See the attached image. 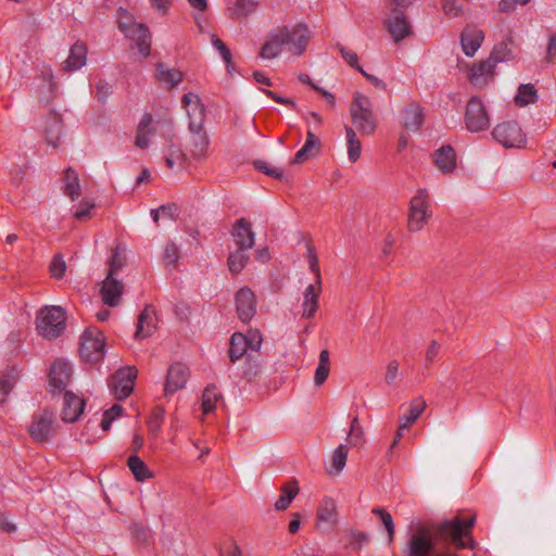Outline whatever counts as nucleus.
Returning a JSON list of instances; mask_svg holds the SVG:
<instances>
[{"label":"nucleus","mask_w":556,"mask_h":556,"mask_svg":"<svg viewBox=\"0 0 556 556\" xmlns=\"http://www.w3.org/2000/svg\"><path fill=\"white\" fill-rule=\"evenodd\" d=\"M473 525L475 516H456L437 526L417 525L407 541V556H457V549H473Z\"/></svg>","instance_id":"1"},{"label":"nucleus","mask_w":556,"mask_h":556,"mask_svg":"<svg viewBox=\"0 0 556 556\" xmlns=\"http://www.w3.org/2000/svg\"><path fill=\"white\" fill-rule=\"evenodd\" d=\"M155 132H160L167 142L172 143L173 138L175 137L174 123L172 118L153 122L150 114H144L137 127L135 144L140 149L148 148L150 144V136ZM185 160L186 154L179 148H175L174 144H169L165 154L167 167L174 168L175 165H182Z\"/></svg>","instance_id":"2"},{"label":"nucleus","mask_w":556,"mask_h":556,"mask_svg":"<svg viewBox=\"0 0 556 556\" xmlns=\"http://www.w3.org/2000/svg\"><path fill=\"white\" fill-rule=\"evenodd\" d=\"M432 217L431 198L426 189H418L409 201L407 213V229L418 232Z\"/></svg>","instance_id":"3"},{"label":"nucleus","mask_w":556,"mask_h":556,"mask_svg":"<svg viewBox=\"0 0 556 556\" xmlns=\"http://www.w3.org/2000/svg\"><path fill=\"white\" fill-rule=\"evenodd\" d=\"M65 312L60 306H46L41 308L36 318L38 333L45 339H55L64 331Z\"/></svg>","instance_id":"4"},{"label":"nucleus","mask_w":556,"mask_h":556,"mask_svg":"<svg viewBox=\"0 0 556 556\" xmlns=\"http://www.w3.org/2000/svg\"><path fill=\"white\" fill-rule=\"evenodd\" d=\"M350 112L354 126L362 135L369 136L375 132L377 118L372 113L371 102L368 97L356 93Z\"/></svg>","instance_id":"5"},{"label":"nucleus","mask_w":556,"mask_h":556,"mask_svg":"<svg viewBox=\"0 0 556 556\" xmlns=\"http://www.w3.org/2000/svg\"><path fill=\"white\" fill-rule=\"evenodd\" d=\"M308 263L311 270L315 274V281L308 285L303 292V313L304 318H312L318 309L319 295L321 293V276L316 254L308 249Z\"/></svg>","instance_id":"6"},{"label":"nucleus","mask_w":556,"mask_h":556,"mask_svg":"<svg viewBox=\"0 0 556 556\" xmlns=\"http://www.w3.org/2000/svg\"><path fill=\"white\" fill-rule=\"evenodd\" d=\"M118 27L130 39L135 40L143 56L150 53V34L146 25L136 23L126 10L118 11Z\"/></svg>","instance_id":"7"},{"label":"nucleus","mask_w":556,"mask_h":556,"mask_svg":"<svg viewBox=\"0 0 556 556\" xmlns=\"http://www.w3.org/2000/svg\"><path fill=\"white\" fill-rule=\"evenodd\" d=\"M104 336L98 328H88L80 337L79 353L84 361L97 363L104 355Z\"/></svg>","instance_id":"8"},{"label":"nucleus","mask_w":556,"mask_h":556,"mask_svg":"<svg viewBox=\"0 0 556 556\" xmlns=\"http://www.w3.org/2000/svg\"><path fill=\"white\" fill-rule=\"evenodd\" d=\"M464 119L466 128L471 132H479L489 128L490 116L484 103L479 97L469 99Z\"/></svg>","instance_id":"9"},{"label":"nucleus","mask_w":556,"mask_h":556,"mask_svg":"<svg viewBox=\"0 0 556 556\" xmlns=\"http://www.w3.org/2000/svg\"><path fill=\"white\" fill-rule=\"evenodd\" d=\"M493 138L506 148H523L526 135L516 122L497 124L492 131Z\"/></svg>","instance_id":"10"},{"label":"nucleus","mask_w":556,"mask_h":556,"mask_svg":"<svg viewBox=\"0 0 556 556\" xmlns=\"http://www.w3.org/2000/svg\"><path fill=\"white\" fill-rule=\"evenodd\" d=\"M282 34L287 35L286 47L293 55H301L306 50L311 40V30L304 24H298L291 28L280 27Z\"/></svg>","instance_id":"11"},{"label":"nucleus","mask_w":556,"mask_h":556,"mask_svg":"<svg viewBox=\"0 0 556 556\" xmlns=\"http://www.w3.org/2000/svg\"><path fill=\"white\" fill-rule=\"evenodd\" d=\"M137 370L135 367H126L117 370L110 380V388L117 400L129 396L134 390Z\"/></svg>","instance_id":"12"},{"label":"nucleus","mask_w":556,"mask_h":556,"mask_svg":"<svg viewBox=\"0 0 556 556\" xmlns=\"http://www.w3.org/2000/svg\"><path fill=\"white\" fill-rule=\"evenodd\" d=\"M338 508L336 501L324 497L317 507L316 527L323 533H330L338 525Z\"/></svg>","instance_id":"13"},{"label":"nucleus","mask_w":556,"mask_h":556,"mask_svg":"<svg viewBox=\"0 0 556 556\" xmlns=\"http://www.w3.org/2000/svg\"><path fill=\"white\" fill-rule=\"evenodd\" d=\"M426 407V402L420 397H417L409 403L407 413H405L403 416L399 418V427L395 432L394 439L391 443V450L399 444L403 437V432L409 429L417 421V419L425 412Z\"/></svg>","instance_id":"14"},{"label":"nucleus","mask_w":556,"mask_h":556,"mask_svg":"<svg viewBox=\"0 0 556 556\" xmlns=\"http://www.w3.org/2000/svg\"><path fill=\"white\" fill-rule=\"evenodd\" d=\"M54 416L50 410H43L34 415L29 426V434L37 442L47 441L53 433Z\"/></svg>","instance_id":"15"},{"label":"nucleus","mask_w":556,"mask_h":556,"mask_svg":"<svg viewBox=\"0 0 556 556\" xmlns=\"http://www.w3.org/2000/svg\"><path fill=\"white\" fill-rule=\"evenodd\" d=\"M235 303L238 317L241 321H250L256 313V299L254 292L248 287L237 291Z\"/></svg>","instance_id":"16"},{"label":"nucleus","mask_w":556,"mask_h":556,"mask_svg":"<svg viewBox=\"0 0 556 556\" xmlns=\"http://www.w3.org/2000/svg\"><path fill=\"white\" fill-rule=\"evenodd\" d=\"M182 108L189 117V129H195L203 126L205 110L198 94L189 92L181 99Z\"/></svg>","instance_id":"17"},{"label":"nucleus","mask_w":556,"mask_h":556,"mask_svg":"<svg viewBox=\"0 0 556 556\" xmlns=\"http://www.w3.org/2000/svg\"><path fill=\"white\" fill-rule=\"evenodd\" d=\"M190 138L188 140V150L192 159L203 161L208 156L210 138L203 126L195 129H189Z\"/></svg>","instance_id":"18"},{"label":"nucleus","mask_w":556,"mask_h":556,"mask_svg":"<svg viewBox=\"0 0 556 556\" xmlns=\"http://www.w3.org/2000/svg\"><path fill=\"white\" fill-rule=\"evenodd\" d=\"M189 379V369L185 364L175 363L167 371L166 381L164 386V394L170 395L185 388Z\"/></svg>","instance_id":"19"},{"label":"nucleus","mask_w":556,"mask_h":556,"mask_svg":"<svg viewBox=\"0 0 556 556\" xmlns=\"http://www.w3.org/2000/svg\"><path fill=\"white\" fill-rule=\"evenodd\" d=\"M72 376V367L67 362L56 361L50 368L49 387L52 392H61L67 387Z\"/></svg>","instance_id":"20"},{"label":"nucleus","mask_w":556,"mask_h":556,"mask_svg":"<svg viewBox=\"0 0 556 556\" xmlns=\"http://www.w3.org/2000/svg\"><path fill=\"white\" fill-rule=\"evenodd\" d=\"M85 400L73 392L66 391L63 396L61 419L65 422H75L85 409Z\"/></svg>","instance_id":"21"},{"label":"nucleus","mask_w":556,"mask_h":556,"mask_svg":"<svg viewBox=\"0 0 556 556\" xmlns=\"http://www.w3.org/2000/svg\"><path fill=\"white\" fill-rule=\"evenodd\" d=\"M286 36L281 33L280 27L271 30L261 48L260 56L268 60L277 58L286 47Z\"/></svg>","instance_id":"22"},{"label":"nucleus","mask_w":556,"mask_h":556,"mask_svg":"<svg viewBox=\"0 0 556 556\" xmlns=\"http://www.w3.org/2000/svg\"><path fill=\"white\" fill-rule=\"evenodd\" d=\"M484 39L483 31L475 25H467L460 37L462 48L467 56H473Z\"/></svg>","instance_id":"23"},{"label":"nucleus","mask_w":556,"mask_h":556,"mask_svg":"<svg viewBox=\"0 0 556 556\" xmlns=\"http://www.w3.org/2000/svg\"><path fill=\"white\" fill-rule=\"evenodd\" d=\"M154 77L159 85L167 90H172L182 81L184 75L178 68L159 63L155 67Z\"/></svg>","instance_id":"24"},{"label":"nucleus","mask_w":556,"mask_h":556,"mask_svg":"<svg viewBox=\"0 0 556 556\" xmlns=\"http://www.w3.org/2000/svg\"><path fill=\"white\" fill-rule=\"evenodd\" d=\"M231 236L237 248L250 250L254 245V233L251 224L245 218L236 220Z\"/></svg>","instance_id":"25"},{"label":"nucleus","mask_w":556,"mask_h":556,"mask_svg":"<svg viewBox=\"0 0 556 556\" xmlns=\"http://www.w3.org/2000/svg\"><path fill=\"white\" fill-rule=\"evenodd\" d=\"M387 27L394 41L405 38L410 29L404 13L399 9L392 10L387 20Z\"/></svg>","instance_id":"26"},{"label":"nucleus","mask_w":556,"mask_h":556,"mask_svg":"<svg viewBox=\"0 0 556 556\" xmlns=\"http://www.w3.org/2000/svg\"><path fill=\"white\" fill-rule=\"evenodd\" d=\"M156 329V314L152 306H147L138 316L135 338L138 340L150 337Z\"/></svg>","instance_id":"27"},{"label":"nucleus","mask_w":556,"mask_h":556,"mask_svg":"<svg viewBox=\"0 0 556 556\" xmlns=\"http://www.w3.org/2000/svg\"><path fill=\"white\" fill-rule=\"evenodd\" d=\"M494 67L491 59L473 64L468 75L470 83L479 87L486 85L494 75Z\"/></svg>","instance_id":"28"},{"label":"nucleus","mask_w":556,"mask_h":556,"mask_svg":"<svg viewBox=\"0 0 556 556\" xmlns=\"http://www.w3.org/2000/svg\"><path fill=\"white\" fill-rule=\"evenodd\" d=\"M123 288L121 281L115 279L114 276L108 275L101 287L102 301L109 306L117 305Z\"/></svg>","instance_id":"29"},{"label":"nucleus","mask_w":556,"mask_h":556,"mask_svg":"<svg viewBox=\"0 0 556 556\" xmlns=\"http://www.w3.org/2000/svg\"><path fill=\"white\" fill-rule=\"evenodd\" d=\"M87 60V46L81 42H75L70 51V55L62 65V70L65 72H74L81 68L86 64Z\"/></svg>","instance_id":"30"},{"label":"nucleus","mask_w":556,"mask_h":556,"mask_svg":"<svg viewBox=\"0 0 556 556\" xmlns=\"http://www.w3.org/2000/svg\"><path fill=\"white\" fill-rule=\"evenodd\" d=\"M433 161L442 173L450 174L456 167V153L450 146L441 147L434 152Z\"/></svg>","instance_id":"31"},{"label":"nucleus","mask_w":556,"mask_h":556,"mask_svg":"<svg viewBox=\"0 0 556 556\" xmlns=\"http://www.w3.org/2000/svg\"><path fill=\"white\" fill-rule=\"evenodd\" d=\"M424 123V112L418 103L407 104L403 111V124L408 130L416 131Z\"/></svg>","instance_id":"32"},{"label":"nucleus","mask_w":556,"mask_h":556,"mask_svg":"<svg viewBox=\"0 0 556 556\" xmlns=\"http://www.w3.org/2000/svg\"><path fill=\"white\" fill-rule=\"evenodd\" d=\"M319 139L312 132L307 131L304 146L295 153L293 163H304L319 152Z\"/></svg>","instance_id":"33"},{"label":"nucleus","mask_w":556,"mask_h":556,"mask_svg":"<svg viewBox=\"0 0 556 556\" xmlns=\"http://www.w3.org/2000/svg\"><path fill=\"white\" fill-rule=\"evenodd\" d=\"M281 494L275 503L277 510H286L293 498L299 494L300 488L296 480H290L281 486Z\"/></svg>","instance_id":"34"},{"label":"nucleus","mask_w":556,"mask_h":556,"mask_svg":"<svg viewBox=\"0 0 556 556\" xmlns=\"http://www.w3.org/2000/svg\"><path fill=\"white\" fill-rule=\"evenodd\" d=\"M127 465L137 481L143 482L153 478V472L149 469L148 465L137 455L129 456Z\"/></svg>","instance_id":"35"},{"label":"nucleus","mask_w":556,"mask_h":556,"mask_svg":"<svg viewBox=\"0 0 556 556\" xmlns=\"http://www.w3.org/2000/svg\"><path fill=\"white\" fill-rule=\"evenodd\" d=\"M45 132L47 143L53 148H58L62 132V121L60 116L52 115L49 117Z\"/></svg>","instance_id":"36"},{"label":"nucleus","mask_w":556,"mask_h":556,"mask_svg":"<svg viewBox=\"0 0 556 556\" xmlns=\"http://www.w3.org/2000/svg\"><path fill=\"white\" fill-rule=\"evenodd\" d=\"M346 152L351 163H356L361 159L362 143L355 130L349 126L345 127Z\"/></svg>","instance_id":"37"},{"label":"nucleus","mask_w":556,"mask_h":556,"mask_svg":"<svg viewBox=\"0 0 556 556\" xmlns=\"http://www.w3.org/2000/svg\"><path fill=\"white\" fill-rule=\"evenodd\" d=\"M330 372V353L328 350H323L319 353L318 365L314 375V382L316 386H321L327 380Z\"/></svg>","instance_id":"38"},{"label":"nucleus","mask_w":556,"mask_h":556,"mask_svg":"<svg viewBox=\"0 0 556 556\" xmlns=\"http://www.w3.org/2000/svg\"><path fill=\"white\" fill-rule=\"evenodd\" d=\"M248 340L242 333H233L230 340L229 357L232 363L240 359L248 351Z\"/></svg>","instance_id":"39"},{"label":"nucleus","mask_w":556,"mask_h":556,"mask_svg":"<svg viewBox=\"0 0 556 556\" xmlns=\"http://www.w3.org/2000/svg\"><path fill=\"white\" fill-rule=\"evenodd\" d=\"M64 181V193L72 200H75L80 195V185L78 175L72 168H67L63 175Z\"/></svg>","instance_id":"40"},{"label":"nucleus","mask_w":556,"mask_h":556,"mask_svg":"<svg viewBox=\"0 0 556 556\" xmlns=\"http://www.w3.org/2000/svg\"><path fill=\"white\" fill-rule=\"evenodd\" d=\"M257 2L255 0H237L230 9V16L233 20L242 18L255 11Z\"/></svg>","instance_id":"41"},{"label":"nucleus","mask_w":556,"mask_h":556,"mask_svg":"<svg viewBox=\"0 0 556 556\" xmlns=\"http://www.w3.org/2000/svg\"><path fill=\"white\" fill-rule=\"evenodd\" d=\"M222 395L215 387L205 388L202 395V410L204 414L212 413L219 402Z\"/></svg>","instance_id":"42"},{"label":"nucleus","mask_w":556,"mask_h":556,"mask_svg":"<svg viewBox=\"0 0 556 556\" xmlns=\"http://www.w3.org/2000/svg\"><path fill=\"white\" fill-rule=\"evenodd\" d=\"M536 98V89L534 86L531 84H526L518 88V92L515 97V103L518 106H526L535 102Z\"/></svg>","instance_id":"43"},{"label":"nucleus","mask_w":556,"mask_h":556,"mask_svg":"<svg viewBox=\"0 0 556 556\" xmlns=\"http://www.w3.org/2000/svg\"><path fill=\"white\" fill-rule=\"evenodd\" d=\"M164 417H165L164 407L155 406L152 409V412L147 420L149 432L152 435L156 437L160 433L162 425L164 422Z\"/></svg>","instance_id":"44"},{"label":"nucleus","mask_w":556,"mask_h":556,"mask_svg":"<svg viewBox=\"0 0 556 556\" xmlns=\"http://www.w3.org/2000/svg\"><path fill=\"white\" fill-rule=\"evenodd\" d=\"M247 251L248 250L238 248L235 252L229 254L228 267L232 274H239L244 268L249 260Z\"/></svg>","instance_id":"45"},{"label":"nucleus","mask_w":556,"mask_h":556,"mask_svg":"<svg viewBox=\"0 0 556 556\" xmlns=\"http://www.w3.org/2000/svg\"><path fill=\"white\" fill-rule=\"evenodd\" d=\"M348 440L350 444L357 446L365 442V433L364 429L359 424V420L357 417H354L351 422V428L349 431Z\"/></svg>","instance_id":"46"},{"label":"nucleus","mask_w":556,"mask_h":556,"mask_svg":"<svg viewBox=\"0 0 556 556\" xmlns=\"http://www.w3.org/2000/svg\"><path fill=\"white\" fill-rule=\"evenodd\" d=\"M349 448L344 444H340L333 452L331 456V467L336 470V472H340L346 463Z\"/></svg>","instance_id":"47"},{"label":"nucleus","mask_w":556,"mask_h":556,"mask_svg":"<svg viewBox=\"0 0 556 556\" xmlns=\"http://www.w3.org/2000/svg\"><path fill=\"white\" fill-rule=\"evenodd\" d=\"M151 215L155 223H159L160 218L174 219L178 215V207L176 204L162 205L153 210Z\"/></svg>","instance_id":"48"},{"label":"nucleus","mask_w":556,"mask_h":556,"mask_svg":"<svg viewBox=\"0 0 556 556\" xmlns=\"http://www.w3.org/2000/svg\"><path fill=\"white\" fill-rule=\"evenodd\" d=\"M179 260V250L175 243H167L163 253V262L166 267L174 268Z\"/></svg>","instance_id":"49"},{"label":"nucleus","mask_w":556,"mask_h":556,"mask_svg":"<svg viewBox=\"0 0 556 556\" xmlns=\"http://www.w3.org/2000/svg\"><path fill=\"white\" fill-rule=\"evenodd\" d=\"M123 413V407L118 404L113 405L110 409H106L101 420V429L106 432L111 428L112 421L119 417Z\"/></svg>","instance_id":"50"},{"label":"nucleus","mask_w":556,"mask_h":556,"mask_svg":"<svg viewBox=\"0 0 556 556\" xmlns=\"http://www.w3.org/2000/svg\"><path fill=\"white\" fill-rule=\"evenodd\" d=\"M372 514L378 515L380 517L381 522L387 529L389 542L391 543L394 536V523L392 516L382 508H374Z\"/></svg>","instance_id":"51"},{"label":"nucleus","mask_w":556,"mask_h":556,"mask_svg":"<svg viewBox=\"0 0 556 556\" xmlns=\"http://www.w3.org/2000/svg\"><path fill=\"white\" fill-rule=\"evenodd\" d=\"M125 254L123 251H121L119 249H116L110 261H109V274L108 275H112L114 276L119 269H122V267L124 266L125 264Z\"/></svg>","instance_id":"52"},{"label":"nucleus","mask_w":556,"mask_h":556,"mask_svg":"<svg viewBox=\"0 0 556 556\" xmlns=\"http://www.w3.org/2000/svg\"><path fill=\"white\" fill-rule=\"evenodd\" d=\"M514 55H513L511 50L508 48V43H502V45H500V46L494 48L490 59L495 64L497 62L508 61Z\"/></svg>","instance_id":"53"},{"label":"nucleus","mask_w":556,"mask_h":556,"mask_svg":"<svg viewBox=\"0 0 556 556\" xmlns=\"http://www.w3.org/2000/svg\"><path fill=\"white\" fill-rule=\"evenodd\" d=\"M443 10L450 17H457L464 13V4L459 0H444Z\"/></svg>","instance_id":"54"},{"label":"nucleus","mask_w":556,"mask_h":556,"mask_svg":"<svg viewBox=\"0 0 556 556\" xmlns=\"http://www.w3.org/2000/svg\"><path fill=\"white\" fill-rule=\"evenodd\" d=\"M400 363L396 359L390 361L386 366L384 381L388 386L394 384L399 377Z\"/></svg>","instance_id":"55"},{"label":"nucleus","mask_w":556,"mask_h":556,"mask_svg":"<svg viewBox=\"0 0 556 556\" xmlns=\"http://www.w3.org/2000/svg\"><path fill=\"white\" fill-rule=\"evenodd\" d=\"M94 207V203L88 200H84L77 208L74 211V217L77 219H85L91 217V211Z\"/></svg>","instance_id":"56"},{"label":"nucleus","mask_w":556,"mask_h":556,"mask_svg":"<svg viewBox=\"0 0 556 556\" xmlns=\"http://www.w3.org/2000/svg\"><path fill=\"white\" fill-rule=\"evenodd\" d=\"M66 270V264L61 256H55L50 264V271L54 278H62Z\"/></svg>","instance_id":"57"},{"label":"nucleus","mask_w":556,"mask_h":556,"mask_svg":"<svg viewBox=\"0 0 556 556\" xmlns=\"http://www.w3.org/2000/svg\"><path fill=\"white\" fill-rule=\"evenodd\" d=\"M338 49L341 53V56L344 59V61L352 67H355L357 71H358V67L359 64H358V56L357 54L352 51V50H349L346 49L345 47L343 46H338Z\"/></svg>","instance_id":"58"},{"label":"nucleus","mask_w":556,"mask_h":556,"mask_svg":"<svg viewBox=\"0 0 556 556\" xmlns=\"http://www.w3.org/2000/svg\"><path fill=\"white\" fill-rule=\"evenodd\" d=\"M440 349H441V345L438 341L433 340L429 343V345L427 346V350H426V354H425V359H426L427 366L431 365L437 359V357L440 353Z\"/></svg>","instance_id":"59"},{"label":"nucleus","mask_w":556,"mask_h":556,"mask_svg":"<svg viewBox=\"0 0 556 556\" xmlns=\"http://www.w3.org/2000/svg\"><path fill=\"white\" fill-rule=\"evenodd\" d=\"M248 340V348L252 351H257L262 344V336L258 331L253 330L249 331L248 336H245Z\"/></svg>","instance_id":"60"},{"label":"nucleus","mask_w":556,"mask_h":556,"mask_svg":"<svg viewBox=\"0 0 556 556\" xmlns=\"http://www.w3.org/2000/svg\"><path fill=\"white\" fill-rule=\"evenodd\" d=\"M212 43L220 52L224 61L229 63L231 60V54L226 45L216 36L212 37Z\"/></svg>","instance_id":"61"},{"label":"nucleus","mask_w":556,"mask_h":556,"mask_svg":"<svg viewBox=\"0 0 556 556\" xmlns=\"http://www.w3.org/2000/svg\"><path fill=\"white\" fill-rule=\"evenodd\" d=\"M149 2L162 15L166 14L173 4V0H149Z\"/></svg>","instance_id":"62"},{"label":"nucleus","mask_w":556,"mask_h":556,"mask_svg":"<svg viewBox=\"0 0 556 556\" xmlns=\"http://www.w3.org/2000/svg\"><path fill=\"white\" fill-rule=\"evenodd\" d=\"M13 388V382L9 378H1L0 379V402L4 403L7 400L8 394Z\"/></svg>","instance_id":"63"},{"label":"nucleus","mask_w":556,"mask_h":556,"mask_svg":"<svg viewBox=\"0 0 556 556\" xmlns=\"http://www.w3.org/2000/svg\"><path fill=\"white\" fill-rule=\"evenodd\" d=\"M220 556H241V551L237 544L230 543L220 551Z\"/></svg>","instance_id":"64"}]
</instances>
